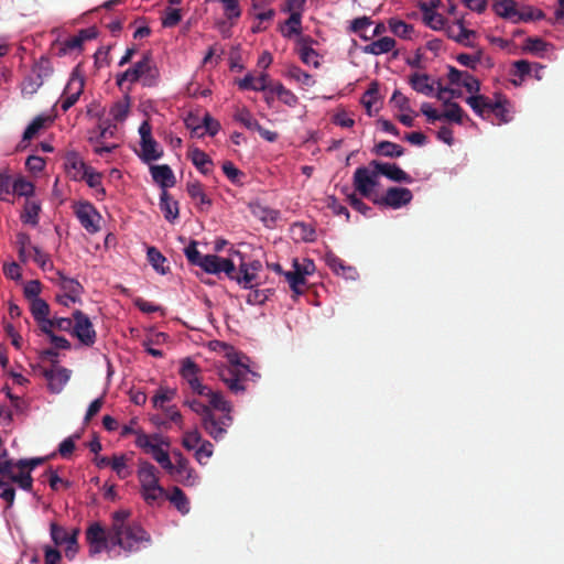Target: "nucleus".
<instances>
[{
	"label": "nucleus",
	"mask_w": 564,
	"mask_h": 564,
	"mask_svg": "<svg viewBox=\"0 0 564 564\" xmlns=\"http://www.w3.org/2000/svg\"><path fill=\"white\" fill-rule=\"evenodd\" d=\"M130 517L131 511L128 509L115 511L108 530L111 545H117L128 553L139 551L151 541L150 534L139 523L130 521Z\"/></svg>",
	"instance_id": "1"
},
{
	"label": "nucleus",
	"mask_w": 564,
	"mask_h": 564,
	"mask_svg": "<svg viewBox=\"0 0 564 564\" xmlns=\"http://www.w3.org/2000/svg\"><path fill=\"white\" fill-rule=\"evenodd\" d=\"M159 77V69L152 62L151 56L144 54L141 61L116 76V84L121 90L126 89L129 93L131 85L137 82H141L147 87L155 86Z\"/></svg>",
	"instance_id": "2"
},
{
	"label": "nucleus",
	"mask_w": 564,
	"mask_h": 564,
	"mask_svg": "<svg viewBox=\"0 0 564 564\" xmlns=\"http://www.w3.org/2000/svg\"><path fill=\"white\" fill-rule=\"evenodd\" d=\"M44 458H30L12 460L6 456H0V475L8 477L23 490H31L33 478L31 471L44 463Z\"/></svg>",
	"instance_id": "3"
},
{
	"label": "nucleus",
	"mask_w": 564,
	"mask_h": 564,
	"mask_svg": "<svg viewBox=\"0 0 564 564\" xmlns=\"http://www.w3.org/2000/svg\"><path fill=\"white\" fill-rule=\"evenodd\" d=\"M140 494L148 505H153L166 496V490L160 485L159 470L147 460H140L137 471Z\"/></svg>",
	"instance_id": "4"
},
{
	"label": "nucleus",
	"mask_w": 564,
	"mask_h": 564,
	"mask_svg": "<svg viewBox=\"0 0 564 564\" xmlns=\"http://www.w3.org/2000/svg\"><path fill=\"white\" fill-rule=\"evenodd\" d=\"M227 357L228 365L218 368V377L232 393L243 392L246 390L245 382L252 372L247 365L239 360L237 352L230 351Z\"/></svg>",
	"instance_id": "5"
},
{
	"label": "nucleus",
	"mask_w": 564,
	"mask_h": 564,
	"mask_svg": "<svg viewBox=\"0 0 564 564\" xmlns=\"http://www.w3.org/2000/svg\"><path fill=\"white\" fill-rule=\"evenodd\" d=\"M200 368L192 359L185 358L181 361L180 375L187 382L192 391L198 395L206 397L217 408H224L223 393L213 390L199 379Z\"/></svg>",
	"instance_id": "6"
},
{
	"label": "nucleus",
	"mask_w": 564,
	"mask_h": 564,
	"mask_svg": "<svg viewBox=\"0 0 564 564\" xmlns=\"http://www.w3.org/2000/svg\"><path fill=\"white\" fill-rule=\"evenodd\" d=\"M223 401L226 403L224 408L212 404L214 410L202 420L203 429L215 441L223 440L234 422L232 404L224 395Z\"/></svg>",
	"instance_id": "7"
},
{
	"label": "nucleus",
	"mask_w": 564,
	"mask_h": 564,
	"mask_svg": "<svg viewBox=\"0 0 564 564\" xmlns=\"http://www.w3.org/2000/svg\"><path fill=\"white\" fill-rule=\"evenodd\" d=\"M497 15L512 23L541 20L544 14L531 6H519L514 0H498L492 4Z\"/></svg>",
	"instance_id": "8"
},
{
	"label": "nucleus",
	"mask_w": 564,
	"mask_h": 564,
	"mask_svg": "<svg viewBox=\"0 0 564 564\" xmlns=\"http://www.w3.org/2000/svg\"><path fill=\"white\" fill-rule=\"evenodd\" d=\"M379 176L378 170L370 166V164L368 166H360L354 173L352 185L361 196L373 202V198H379L377 195Z\"/></svg>",
	"instance_id": "9"
},
{
	"label": "nucleus",
	"mask_w": 564,
	"mask_h": 564,
	"mask_svg": "<svg viewBox=\"0 0 564 564\" xmlns=\"http://www.w3.org/2000/svg\"><path fill=\"white\" fill-rule=\"evenodd\" d=\"M51 539L56 546H64L65 556L68 560H74L78 553V534L79 529L75 528L67 531L64 527L58 525L56 522L50 524Z\"/></svg>",
	"instance_id": "10"
},
{
	"label": "nucleus",
	"mask_w": 564,
	"mask_h": 564,
	"mask_svg": "<svg viewBox=\"0 0 564 564\" xmlns=\"http://www.w3.org/2000/svg\"><path fill=\"white\" fill-rule=\"evenodd\" d=\"M52 73L53 67L51 62L45 57H41L34 63L30 74L23 80L21 88L22 93L25 95L35 94Z\"/></svg>",
	"instance_id": "11"
},
{
	"label": "nucleus",
	"mask_w": 564,
	"mask_h": 564,
	"mask_svg": "<svg viewBox=\"0 0 564 564\" xmlns=\"http://www.w3.org/2000/svg\"><path fill=\"white\" fill-rule=\"evenodd\" d=\"M73 335L85 346H93L96 341V330L90 318L82 311L73 313Z\"/></svg>",
	"instance_id": "12"
},
{
	"label": "nucleus",
	"mask_w": 564,
	"mask_h": 564,
	"mask_svg": "<svg viewBox=\"0 0 564 564\" xmlns=\"http://www.w3.org/2000/svg\"><path fill=\"white\" fill-rule=\"evenodd\" d=\"M75 214L80 225L89 232L96 234L101 228L102 217L89 203H80L76 206Z\"/></svg>",
	"instance_id": "13"
},
{
	"label": "nucleus",
	"mask_w": 564,
	"mask_h": 564,
	"mask_svg": "<svg viewBox=\"0 0 564 564\" xmlns=\"http://www.w3.org/2000/svg\"><path fill=\"white\" fill-rule=\"evenodd\" d=\"M412 197V192L406 187H390L383 196L373 198V203L397 209L408 205Z\"/></svg>",
	"instance_id": "14"
},
{
	"label": "nucleus",
	"mask_w": 564,
	"mask_h": 564,
	"mask_svg": "<svg viewBox=\"0 0 564 564\" xmlns=\"http://www.w3.org/2000/svg\"><path fill=\"white\" fill-rule=\"evenodd\" d=\"M86 540L89 544V552L91 555L98 554L112 546L109 541L108 532H106L101 524L97 522L90 524L87 529Z\"/></svg>",
	"instance_id": "15"
},
{
	"label": "nucleus",
	"mask_w": 564,
	"mask_h": 564,
	"mask_svg": "<svg viewBox=\"0 0 564 564\" xmlns=\"http://www.w3.org/2000/svg\"><path fill=\"white\" fill-rule=\"evenodd\" d=\"M84 78L78 73L74 72L64 89L61 98V108L67 111L73 107L84 90Z\"/></svg>",
	"instance_id": "16"
},
{
	"label": "nucleus",
	"mask_w": 564,
	"mask_h": 564,
	"mask_svg": "<svg viewBox=\"0 0 564 564\" xmlns=\"http://www.w3.org/2000/svg\"><path fill=\"white\" fill-rule=\"evenodd\" d=\"M207 273L217 274L224 272L229 278H234L236 267L230 259L220 258L216 254L204 256L198 264Z\"/></svg>",
	"instance_id": "17"
},
{
	"label": "nucleus",
	"mask_w": 564,
	"mask_h": 564,
	"mask_svg": "<svg viewBox=\"0 0 564 564\" xmlns=\"http://www.w3.org/2000/svg\"><path fill=\"white\" fill-rule=\"evenodd\" d=\"M174 479L184 486L193 487L198 484V475L191 466L188 459H181L177 464H173L172 470L169 471Z\"/></svg>",
	"instance_id": "18"
},
{
	"label": "nucleus",
	"mask_w": 564,
	"mask_h": 564,
	"mask_svg": "<svg viewBox=\"0 0 564 564\" xmlns=\"http://www.w3.org/2000/svg\"><path fill=\"white\" fill-rule=\"evenodd\" d=\"M43 376L47 380L50 391L59 393L70 378V370L64 367L53 366L50 369H45Z\"/></svg>",
	"instance_id": "19"
},
{
	"label": "nucleus",
	"mask_w": 564,
	"mask_h": 564,
	"mask_svg": "<svg viewBox=\"0 0 564 564\" xmlns=\"http://www.w3.org/2000/svg\"><path fill=\"white\" fill-rule=\"evenodd\" d=\"M447 79L451 85L465 87L469 94H476L480 89V84L468 72L458 70L455 67H448Z\"/></svg>",
	"instance_id": "20"
},
{
	"label": "nucleus",
	"mask_w": 564,
	"mask_h": 564,
	"mask_svg": "<svg viewBox=\"0 0 564 564\" xmlns=\"http://www.w3.org/2000/svg\"><path fill=\"white\" fill-rule=\"evenodd\" d=\"M445 32L449 39L466 46H471L476 39V32L466 29L463 20L460 19L452 24H448L445 28Z\"/></svg>",
	"instance_id": "21"
},
{
	"label": "nucleus",
	"mask_w": 564,
	"mask_h": 564,
	"mask_svg": "<svg viewBox=\"0 0 564 564\" xmlns=\"http://www.w3.org/2000/svg\"><path fill=\"white\" fill-rule=\"evenodd\" d=\"M131 98L127 91L120 99L116 100L110 106L109 118L113 129H116L118 124L123 123L124 120L128 118L131 109Z\"/></svg>",
	"instance_id": "22"
},
{
	"label": "nucleus",
	"mask_w": 564,
	"mask_h": 564,
	"mask_svg": "<svg viewBox=\"0 0 564 564\" xmlns=\"http://www.w3.org/2000/svg\"><path fill=\"white\" fill-rule=\"evenodd\" d=\"M89 167L77 152L70 151L66 154L65 170L74 181H82Z\"/></svg>",
	"instance_id": "23"
},
{
	"label": "nucleus",
	"mask_w": 564,
	"mask_h": 564,
	"mask_svg": "<svg viewBox=\"0 0 564 564\" xmlns=\"http://www.w3.org/2000/svg\"><path fill=\"white\" fill-rule=\"evenodd\" d=\"M370 166L378 170L379 175H384L393 182L411 183V176L394 163H381L371 161Z\"/></svg>",
	"instance_id": "24"
},
{
	"label": "nucleus",
	"mask_w": 564,
	"mask_h": 564,
	"mask_svg": "<svg viewBox=\"0 0 564 564\" xmlns=\"http://www.w3.org/2000/svg\"><path fill=\"white\" fill-rule=\"evenodd\" d=\"M260 269L261 263L259 261H241V263L239 264L240 275L234 274L232 279L236 280L243 288H252L253 282L257 280Z\"/></svg>",
	"instance_id": "25"
},
{
	"label": "nucleus",
	"mask_w": 564,
	"mask_h": 564,
	"mask_svg": "<svg viewBox=\"0 0 564 564\" xmlns=\"http://www.w3.org/2000/svg\"><path fill=\"white\" fill-rule=\"evenodd\" d=\"M491 112L498 119L499 124L508 123L512 120L513 106L505 96L496 95L494 98Z\"/></svg>",
	"instance_id": "26"
},
{
	"label": "nucleus",
	"mask_w": 564,
	"mask_h": 564,
	"mask_svg": "<svg viewBox=\"0 0 564 564\" xmlns=\"http://www.w3.org/2000/svg\"><path fill=\"white\" fill-rule=\"evenodd\" d=\"M240 89H251L256 91H265L269 88V75L262 72L258 77L251 73L247 74L242 79L238 82Z\"/></svg>",
	"instance_id": "27"
},
{
	"label": "nucleus",
	"mask_w": 564,
	"mask_h": 564,
	"mask_svg": "<svg viewBox=\"0 0 564 564\" xmlns=\"http://www.w3.org/2000/svg\"><path fill=\"white\" fill-rule=\"evenodd\" d=\"M186 191L189 197L195 202V205L200 209H208L212 205L210 198L206 195L203 185L197 182H188L186 185Z\"/></svg>",
	"instance_id": "28"
},
{
	"label": "nucleus",
	"mask_w": 564,
	"mask_h": 564,
	"mask_svg": "<svg viewBox=\"0 0 564 564\" xmlns=\"http://www.w3.org/2000/svg\"><path fill=\"white\" fill-rule=\"evenodd\" d=\"M311 41L308 39H301L299 41L297 53L301 61L314 68H318L321 65L318 53L311 46Z\"/></svg>",
	"instance_id": "29"
},
{
	"label": "nucleus",
	"mask_w": 564,
	"mask_h": 564,
	"mask_svg": "<svg viewBox=\"0 0 564 564\" xmlns=\"http://www.w3.org/2000/svg\"><path fill=\"white\" fill-rule=\"evenodd\" d=\"M135 445L143 449L148 454H152L161 444L169 446L167 442H164L163 437L159 434L148 435L144 432H138L134 441Z\"/></svg>",
	"instance_id": "30"
},
{
	"label": "nucleus",
	"mask_w": 564,
	"mask_h": 564,
	"mask_svg": "<svg viewBox=\"0 0 564 564\" xmlns=\"http://www.w3.org/2000/svg\"><path fill=\"white\" fill-rule=\"evenodd\" d=\"M150 171L153 180L164 189L174 186L175 176L169 165H153Z\"/></svg>",
	"instance_id": "31"
},
{
	"label": "nucleus",
	"mask_w": 564,
	"mask_h": 564,
	"mask_svg": "<svg viewBox=\"0 0 564 564\" xmlns=\"http://www.w3.org/2000/svg\"><path fill=\"white\" fill-rule=\"evenodd\" d=\"M53 123V118L47 115H40L35 117L32 122L26 127L23 133V140H32L40 134L41 131L50 128Z\"/></svg>",
	"instance_id": "32"
},
{
	"label": "nucleus",
	"mask_w": 564,
	"mask_h": 564,
	"mask_svg": "<svg viewBox=\"0 0 564 564\" xmlns=\"http://www.w3.org/2000/svg\"><path fill=\"white\" fill-rule=\"evenodd\" d=\"M395 40L390 36H383L364 46L366 54L381 55L391 52L395 47Z\"/></svg>",
	"instance_id": "33"
},
{
	"label": "nucleus",
	"mask_w": 564,
	"mask_h": 564,
	"mask_svg": "<svg viewBox=\"0 0 564 564\" xmlns=\"http://www.w3.org/2000/svg\"><path fill=\"white\" fill-rule=\"evenodd\" d=\"M466 102L478 116L485 118L491 112L494 99L484 95H473L466 99Z\"/></svg>",
	"instance_id": "34"
},
{
	"label": "nucleus",
	"mask_w": 564,
	"mask_h": 564,
	"mask_svg": "<svg viewBox=\"0 0 564 564\" xmlns=\"http://www.w3.org/2000/svg\"><path fill=\"white\" fill-rule=\"evenodd\" d=\"M187 156L203 174H208L210 172L213 162L204 151L193 148L189 149Z\"/></svg>",
	"instance_id": "35"
},
{
	"label": "nucleus",
	"mask_w": 564,
	"mask_h": 564,
	"mask_svg": "<svg viewBox=\"0 0 564 564\" xmlns=\"http://www.w3.org/2000/svg\"><path fill=\"white\" fill-rule=\"evenodd\" d=\"M409 83L415 91L424 96H431L435 90L426 74L415 73L411 75Z\"/></svg>",
	"instance_id": "36"
},
{
	"label": "nucleus",
	"mask_w": 564,
	"mask_h": 564,
	"mask_svg": "<svg viewBox=\"0 0 564 564\" xmlns=\"http://www.w3.org/2000/svg\"><path fill=\"white\" fill-rule=\"evenodd\" d=\"M58 286L59 292L76 297L82 299V294L84 293V288L77 280L65 276L62 273H58Z\"/></svg>",
	"instance_id": "37"
},
{
	"label": "nucleus",
	"mask_w": 564,
	"mask_h": 564,
	"mask_svg": "<svg viewBox=\"0 0 564 564\" xmlns=\"http://www.w3.org/2000/svg\"><path fill=\"white\" fill-rule=\"evenodd\" d=\"M361 104L366 108L369 116L379 109V88L377 83H371L368 90L361 98Z\"/></svg>",
	"instance_id": "38"
},
{
	"label": "nucleus",
	"mask_w": 564,
	"mask_h": 564,
	"mask_svg": "<svg viewBox=\"0 0 564 564\" xmlns=\"http://www.w3.org/2000/svg\"><path fill=\"white\" fill-rule=\"evenodd\" d=\"M291 290L296 294L303 293V285L305 284V279L303 278V273L299 270V261L294 260L293 262V271H288L283 273Z\"/></svg>",
	"instance_id": "39"
},
{
	"label": "nucleus",
	"mask_w": 564,
	"mask_h": 564,
	"mask_svg": "<svg viewBox=\"0 0 564 564\" xmlns=\"http://www.w3.org/2000/svg\"><path fill=\"white\" fill-rule=\"evenodd\" d=\"M41 212V203L34 199H26L21 219L24 224L36 226L39 224V214Z\"/></svg>",
	"instance_id": "40"
},
{
	"label": "nucleus",
	"mask_w": 564,
	"mask_h": 564,
	"mask_svg": "<svg viewBox=\"0 0 564 564\" xmlns=\"http://www.w3.org/2000/svg\"><path fill=\"white\" fill-rule=\"evenodd\" d=\"M140 145L141 158L145 162L159 160L163 154L162 149L153 138L141 141Z\"/></svg>",
	"instance_id": "41"
},
{
	"label": "nucleus",
	"mask_w": 564,
	"mask_h": 564,
	"mask_svg": "<svg viewBox=\"0 0 564 564\" xmlns=\"http://www.w3.org/2000/svg\"><path fill=\"white\" fill-rule=\"evenodd\" d=\"M171 503L182 513L187 514L189 512V501L184 491L180 487H173L171 494L166 492V496Z\"/></svg>",
	"instance_id": "42"
},
{
	"label": "nucleus",
	"mask_w": 564,
	"mask_h": 564,
	"mask_svg": "<svg viewBox=\"0 0 564 564\" xmlns=\"http://www.w3.org/2000/svg\"><path fill=\"white\" fill-rule=\"evenodd\" d=\"M443 106V119L448 120L451 122H455L457 124H462L464 122V119L467 118V115L464 112L463 108L457 102L449 101Z\"/></svg>",
	"instance_id": "43"
},
{
	"label": "nucleus",
	"mask_w": 564,
	"mask_h": 564,
	"mask_svg": "<svg viewBox=\"0 0 564 564\" xmlns=\"http://www.w3.org/2000/svg\"><path fill=\"white\" fill-rule=\"evenodd\" d=\"M160 207L166 220L174 221L178 217L177 202L173 200L166 191L161 194Z\"/></svg>",
	"instance_id": "44"
},
{
	"label": "nucleus",
	"mask_w": 564,
	"mask_h": 564,
	"mask_svg": "<svg viewBox=\"0 0 564 564\" xmlns=\"http://www.w3.org/2000/svg\"><path fill=\"white\" fill-rule=\"evenodd\" d=\"M270 91L274 93L278 98L289 107H295L299 102V98L281 83L272 85Z\"/></svg>",
	"instance_id": "45"
},
{
	"label": "nucleus",
	"mask_w": 564,
	"mask_h": 564,
	"mask_svg": "<svg viewBox=\"0 0 564 564\" xmlns=\"http://www.w3.org/2000/svg\"><path fill=\"white\" fill-rule=\"evenodd\" d=\"M285 75L290 79H293L306 87H311L315 84L314 78L310 74L302 70L299 66L295 65L289 66L285 72Z\"/></svg>",
	"instance_id": "46"
},
{
	"label": "nucleus",
	"mask_w": 564,
	"mask_h": 564,
	"mask_svg": "<svg viewBox=\"0 0 564 564\" xmlns=\"http://www.w3.org/2000/svg\"><path fill=\"white\" fill-rule=\"evenodd\" d=\"M203 441L202 433L195 427L183 433L181 444L186 451H195Z\"/></svg>",
	"instance_id": "47"
},
{
	"label": "nucleus",
	"mask_w": 564,
	"mask_h": 564,
	"mask_svg": "<svg viewBox=\"0 0 564 564\" xmlns=\"http://www.w3.org/2000/svg\"><path fill=\"white\" fill-rule=\"evenodd\" d=\"M17 245L19 258L22 262H26L32 256V247L30 236L24 232H19L17 235Z\"/></svg>",
	"instance_id": "48"
},
{
	"label": "nucleus",
	"mask_w": 564,
	"mask_h": 564,
	"mask_svg": "<svg viewBox=\"0 0 564 564\" xmlns=\"http://www.w3.org/2000/svg\"><path fill=\"white\" fill-rule=\"evenodd\" d=\"M423 20L424 22L434 30H441L444 28V18L442 14L429 8L425 3L422 6Z\"/></svg>",
	"instance_id": "49"
},
{
	"label": "nucleus",
	"mask_w": 564,
	"mask_h": 564,
	"mask_svg": "<svg viewBox=\"0 0 564 564\" xmlns=\"http://www.w3.org/2000/svg\"><path fill=\"white\" fill-rule=\"evenodd\" d=\"M84 33L85 32H79L78 35L65 40L62 43L61 54L66 55L73 52H80L85 41Z\"/></svg>",
	"instance_id": "50"
},
{
	"label": "nucleus",
	"mask_w": 564,
	"mask_h": 564,
	"mask_svg": "<svg viewBox=\"0 0 564 564\" xmlns=\"http://www.w3.org/2000/svg\"><path fill=\"white\" fill-rule=\"evenodd\" d=\"M110 467L121 479L129 477L131 474V471L127 465V458L124 455L112 456Z\"/></svg>",
	"instance_id": "51"
},
{
	"label": "nucleus",
	"mask_w": 564,
	"mask_h": 564,
	"mask_svg": "<svg viewBox=\"0 0 564 564\" xmlns=\"http://www.w3.org/2000/svg\"><path fill=\"white\" fill-rule=\"evenodd\" d=\"M101 174L96 172L94 169L89 167L86 171L85 176L83 180L87 183V185L91 188H95L97 194L101 197L105 196L106 192L105 188L101 186Z\"/></svg>",
	"instance_id": "52"
},
{
	"label": "nucleus",
	"mask_w": 564,
	"mask_h": 564,
	"mask_svg": "<svg viewBox=\"0 0 564 564\" xmlns=\"http://www.w3.org/2000/svg\"><path fill=\"white\" fill-rule=\"evenodd\" d=\"M377 152L389 158H399L403 154V148L390 141H382L377 144Z\"/></svg>",
	"instance_id": "53"
},
{
	"label": "nucleus",
	"mask_w": 564,
	"mask_h": 564,
	"mask_svg": "<svg viewBox=\"0 0 564 564\" xmlns=\"http://www.w3.org/2000/svg\"><path fill=\"white\" fill-rule=\"evenodd\" d=\"M213 454L214 446L209 441L205 438L194 451V457L200 465H205L207 460L213 456Z\"/></svg>",
	"instance_id": "54"
},
{
	"label": "nucleus",
	"mask_w": 564,
	"mask_h": 564,
	"mask_svg": "<svg viewBox=\"0 0 564 564\" xmlns=\"http://www.w3.org/2000/svg\"><path fill=\"white\" fill-rule=\"evenodd\" d=\"M234 118L249 130H254L259 124L252 113L245 107L237 109Z\"/></svg>",
	"instance_id": "55"
},
{
	"label": "nucleus",
	"mask_w": 564,
	"mask_h": 564,
	"mask_svg": "<svg viewBox=\"0 0 564 564\" xmlns=\"http://www.w3.org/2000/svg\"><path fill=\"white\" fill-rule=\"evenodd\" d=\"M148 260L153 267V269L159 273L164 274L166 272L164 268L166 259L156 248H148Z\"/></svg>",
	"instance_id": "56"
},
{
	"label": "nucleus",
	"mask_w": 564,
	"mask_h": 564,
	"mask_svg": "<svg viewBox=\"0 0 564 564\" xmlns=\"http://www.w3.org/2000/svg\"><path fill=\"white\" fill-rule=\"evenodd\" d=\"M175 395V391L167 388H160L152 398L153 406L164 410L165 404L170 402Z\"/></svg>",
	"instance_id": "57"
},
{
	"label": "nucleus",
	"mask_w": 564,
	"mask_h": 564,
	"mask_svg": "<svg viewBox=\"0 0 564 564\" xmlns=\"http://www.w3.org/2000/svg\"><path fill=\"white\" fill-rule=\"evenodd\" d=\"M185 405H187L193 412L198 414L202 417V420L214 410V406H212V403L209 401L207 404H205L196 398L187 399L185 401Z\"/></svg>",
	"instance_id": "58"
},
{
	"label": "nucleus",
	"mask_w": 564,
	"mask_h": 564,
	"mask_svg": "<svg viewBox=\"0 0 564 564\" xmlns=\"http://www.w3.org/2000/svg\"><path fill=\"white\" fill-rule=\"evenodd\" d=\"M31 312H32L34 319L37 322L40 319H44V318L48 317L50 306L45 301H43L41 299H35L32 301Z\"/></svg>",
	"instance_id": "59"
},
{
	"label": "nucleus",
	"mask_w": 564,
	"mask_h": 564,
	"mask_svg": "<svg viewBox=\"0 0 564 564\" xmlns=\"http://www.w3.org/2000/svg\"><path fill=\"white\" fill-rule=\"evenodd\" d=\"M202 121L203 118H199L198 116L193 113H189L184 120L186 128L191 130L193 134L199 138L205 135V131H203L204 127L202 126Z\"/></svg>",
	"instance_id": "60"
},
{
	"label": "nucleus",
	"mask_w": 564,
	"mask_h": 564,
	"mask_svg": "<svg viewBox=\"0 0 564 564\" xmlns=\"http://www.w3.org/2000/svg\"><path fill=\"white\" fill-rule=\"evenodd\" d=\"M13 191L19 196L30 197L34 193V185L23 177H20L13 183Z\"/></svg>",
	"instance_id": "61"
},
{
	"label": "nucleus",
	"mask_w": 564,
	"mask_h": 564,
	"mask_svg": "<svg viewBox=\"0 0 564 564\" xmlns=\"http://www.w3.org/2000/svg\"><path fill=\"white\" fill-rule=\"evenodd\" d=\"M151 455H152V457L154 458V460H155L156 463H159V464L162 466V468H164L165 470H167V473H169L170 470H172V468H173V463H172V460H171V458H170V455H169V453H167L165 449H163L161 446H160V447H158V448H156V449H155Z\"/></svg>",
	"instance_id": "62"
},
{
	"label": "nucleus",
	"mask_w": 564,
	"mask_h": 564,
	"mask_svg": "<svg viewBox=\"0 0 564 564\" xmlns=\"http://www.w3.org/2000/svg\"><path fill=\"white\" fill-rule=\"evenodd\" d=\"M301 24H302V15L290 14V18L286 20V32L285 36L299 35L301 33Z\"/></svg>",
	"instance_id": "63"
},
{
	"label": "nucleus",
	"mask_w": 564,
	"mask_h": 564,
	"mask_svg": "<svg viewBox=\"0 0 564 564\" xmlns=\"http://www.w3.org/2000/svg\"><path fill=\"white\" fill-rule=\"evenodd\" d=\"M31 258L43 269H51L52 262L47 253L43 252L39 247H32Z\"/></svg>",
	"instance_id": "64"
}]
</instances>
